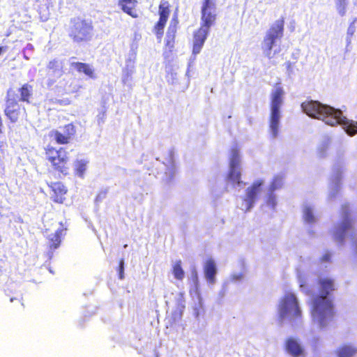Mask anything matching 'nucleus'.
Wrapping results in <instances>:
<instances>
[{"mask_svg": "<svg viewBox=\"0 0 357 357\" xmlns=\"http://www.w3.org/2000/svg\"><path fill=\"white\" fill-rule=\"evenodd\" d=\"M318 294L311 302V315L321 327L331 321L335 315V305L332 299L328 298L335 289L334 280L330 278H320L317 280Z\"/></svg>", "mask_w": 357, "mask_h": 357, "instance_id": "f257e3e1", "label": "nucleus"}, {"mask_svg": "<svg viewBox=\"0 0 357 357\" xmlns=\"http://www.w3.org/2000/svg\"><path fill=\"white\" fill-rule=\"evenodd\" d=\"M303 111L309 116L320 119L325 123L335 126L337 122L335 114L340 115V110L335 109L331 106L323 105L318 101L310 100L301 104Z\"/></svg>", "mask_w": 357, "mask_h": 357, "instance_id": "f03ea898", "label": "nucleus"}, {"mask_svg": "<svg viewBox=\"0 0 357 357\" xmlns=\"http://www.w3.org/2000/svg\"><path fill=\"white\" fill-rule=\"evenodd\" d=\"M67 31L69 38L77 44L89 43L93 36V26L91 21L80 17L70 19Z\"/></svg>", "mask_w": 357, "mask_h": 357, "instance_id": "7ed1b4c3", "label": "nucleus"}, {"mask_svg": "<svg viewBox=\"0 0 357 357\" xmlns=\"http://www.w3.org/2000/svg\"><path fill=\"white\" fill-rule=\"evenodd\" d=\"M45 155L55 172L63 176L70 174L71 167L70 157L65 148L60 147L56 149L53 146H47L45 149Z\"/></svg>", "mask_w": 357, "mask_h": 357, "instance_id": "20e7f679", "label": "nucleus"}, {"mask_svg": "<svg viewBox=\"0 0 357 357\" xmlns=\"http://www.w3.org/2000/svg\"><path fill=\"white\" fill-rule=\"evenodd\" d=\"M302 316L296 296L292 293L286 294L281 299L279 317L283 319L288 317L289 321L294 324L300 320Z\"/></svg>", "mask_w": 357, "mask_h": 357, "instance_id": "39448f33", "label": "nucleus"}, {"mask_svg": "<svg viewBox=\"0 0 357 357\" xmlns=\"http://www.w3.org/2000/svg\"><path fill=\"white\" fill-rule=\"evenodd\" d=\"M284 25V19L275 21L274 24L270 27L264 38V52L268 58L271 57V51L276 40L281 38L283 36Z\"/></svg>", "mask_w": 357, "mask_h": 357, "instance_id": "423d86ee", "label": "nucleus"}, {"mask_svg": "<svg viewBox=\"0 0 357 357\" xmlns=\"http://www.w3.org/2000/svg\"><path fill=\"white\" fill-rule=\"evenodd\" d=\"M216 0H202L200 27L210 31L217 20Z\"/></svg>", "mask_w": 357, "mask_h": 357, "instance_id": "0eeeda50", "label": "nucleus"}, {"mask_svg": "<svg viewBox=\"0 0 357 357\" xmlns=\"http://www.w3.org/2000/svg\"><path fill=\"white\" fill-rule=\"evenodd\" d=\"M351 209L349 204H344L341 206L342 221L335 230V238L337 241L343 242L348 231L354 229V220L351 217Z\"/></svg>", "mask_w": 357, "mask_h": 357, "instance_id": "6e6552de", "label": "nucleus"}, {"mask_svg": "<svg viewBox=\"0 0 357 357\" xmlns=\"http://www.w3.org/2000/svg\"><path fill=\"white\" fill-rule=\"evenodd\" d=\"M76 134V128L73 123H68L60 129L52 130L49 136L52 138L57 144H68L71 142Z\"/></svg>", "mask_w": 357, "mask_h": 357, "instance_id": "1a4fd4ad", "label": "nucleus"}, {"mask_svg": "<svg viewBox=\"0 0 357 357\" xmlns=\"http://www.w3.org/2000/svg\"><path fill=\"white\" fill-rule=\"evenodd\" d=\"M171 6L168 1H163L158 6L159 19L153 26V32L157 38L161 39L164 29L171 13Z\"/></svg>", "mask_w": 357, "mask_h": 357, "instance_id": "9d476101", "label": "nucleus"}, {"mask_svg": "<svg viewBox=\"0 0 357 357\" xmlns=\"http://www.w3.org/2000/svg\"><path fill=\"white\" fill-rule=\"evenodd\" d=\"M178 24V20L177 16L175 15L172 18L166 33L165 50L163 53L165 58H168L174 52Z\"/></svg>", "mask_w": 357, "mask_h": 357, "instance_id": "9b49d317", "label": "nucleus"}, {"mask_svg": "<svg viewBox=\"0 0 357 357\" xmlns=\"http://www.w3.org/2000/svg\"><path fill=\"white\" fill-rule=\"evenodd\" d=\"M47 186L51 190V199L54 203L63 204L66 200L68 188L61 181L50 182Z\"/></svg>", "mask_w": 357, "mask_h": 357, "instance_id": "f8f14e48", "label": "nucleus"}, {"mask_svg": "<svg viewBox=\"0 0 357 357\" xmlns=\"http://www.w3.org/2000/svg\"><path fill=\"white\" fill-rule=\"evenodd\" d=\"M284 350L292 357H303L305 356V349L300 342L293 337H289L285 340Z\"/></svg>", "mask_w": 357, "mask_h": 357, "instance_id": "ddd939ff", "label": "nucleus"}, {"mask_svg": "<svg viewBox=\"0 0 357 357\" xmlns=\"http://www.w3.org/2000/svg\"><path fill=\"white\" fill-rule=\"evenodd\" d=\"M263 185L262 180H258L255 181L251 186L248 187L246 190V195L243 199L244 202H246L245 212L248 211L253 206L255 202L257 195L260 192V187Z\"/></svg>", "mask_w": 357, "mask_h": 357, "instance_id": "4468645a", "label": "nucleus"}, {"mask_svg": "<svg viewBox=\"0 0 357 357\" xmlns=\"http://www.w3.org/2000/svg\"><path fill=\"white\" fill-rule=\"evenodd\" d=\"M208 30L199 27L193 33L192 54L196 55L201 50L209 33Z\"/></svg>", "mask_w": 357, "mask_h": 357, "instance_id": "2eb2a0df", "label": "nucleus"}, {"mask_svg": "<svg viewBox=\"0 0 357 357\" xmlns=\"http://www.w3.org/2000/svg\"><path fill=\"white\" fill-rule=\"evenodd\" d=\"M335 116H336L335 119L337 121L335 126L341 125L346 132L350 136H353L357 133V121L347 119L342 115L341 110L340 115L335 114Z\"/></svg>", "mask_w": 357, "mask_h": 357, "instance_id": "dca6fc26", "label": "nucleus"}, {"mask_svg": "<svg viewBox=\"0 0 357 357\" xmlns=\"http://www.w3.org/2000/svg\"><path fill=\"white\" fill-rule=\"evenodd\" d=\"M66 227L62 222H60V227L56 231L48 237V248L52 251L58 248L61 242V237L66 235Z\"/></svg>", "mask_w": 357, "mask_h": 357, "instance_id": "f3484780", "label": "nucleus"}, {"mask_svg": "<svg viewBox=\"0 0 357 357\" xmlns=\"http://www.w3.org/2000/svg\"><path fill=\"white\" fill-rule=\"evenodd\" d=\"M284 90L280 84H275V89L271 94V112H280V107L282 103Z\"/></svg>", "mask_w": 357, "mask_h": 357, "instance_id": "a211bd4d", "label": "nucleus"}, {"mask_svg": "<svg viewBox=\"0 0 357 357\" xmlns=\"http://www.w3.org/2000/svg\"><path fill=\"white\" fill-rule=\"evenodd\" d=\"M119 6L125 13L132 18L139 17L137 0H119Z\"/></svg>", "mask_w": 357, "mask_h": 357, "instance_id": "6ab92c4d", "label": "nucleus"}, {"mask_svg": "<svg viewBox=\"0 0 357 357\" xmlns=\"http://www.w3.org/2000/svg\"><path fill=\"white\" fill-rule=\"evenodd\" d=\"M10 96V95H8V96ZM5 113L12 122H15L18 119L20 115V106L13 98L8 97Z\"/></svg>", "mask_w": 357, "mask_h": 357, "instance_id": "aec40b11", "label": "nucleus"}, {"mask_svg": "<svg viewBox=\"0 0 357 357\" xmlns=\"http://www.w3.org/2000/svg\"><path fill=\"white\" fill-rule=\"evenodd\" d=\"M204 271L207 281L214 283L216 275V266L213 259H208L204 266Z\"/></svg>", "mask_w": 357, "mask_h": 357, "instance_id": "412c9836", "label": "nucleus"}, {"mask_svg": "<svg viewBox=\"0 0 357 357\" xmlns=\"http://www.w3.org/2000/svg\"><path fill=\"white\" fill-rule=\"evenodd\" d=\"M357 353V348L351 344H343L335 351L337 357H354Z\"/></svg>", "mask_w": 357, "mask_h": 357, "instance_id": "4be33fe9", "label": "nucleus"}, {"mask_svg": "<svg viewBox=\"0 0 357 357\" xmlns=\"http://www.w3.org/2000/svg\"><path fill=\"white\" fill-rule=\"evenodd\" d=\"M71 66L73 67L78 73H83L91 78L95 77L94 70L88 63L82 62H73L71 63Z\"/></svg>", "mask_w": 357, "mask_h": 357, "instance_id": "5701e85b", "label": "nucleus"}, {"mask_svg": "<svg viewBox=\"0 0 357 357\" xmlns=\"http://www.w3.org/2000/svg\"><path fill=\"white\" fill-rule=\"evenodd\" d=\"M280 117V112H271L269 127L273 137H276L278 136Z\"/></svg>", "mask_w": 357, "mask_h": 357, "instance_id": "b1692460", "label": "nucleus"}, {"mask_svg": "<svg viewBox=\"0 0 357 357\" xmlns=\"http://www.w3.org/2000/svg\"><path fill=\"white\" fill-rule=\"evenodd\" d=\"M89 162L86 160H76L74 162L75 174L80 178H83Z\"/></svg>", "mask_w": 357, "mask_h": 357, "instance_id": "393cba45", "label": "nucleus"}, {"mask_svg": "<svg viewBox=\"0 0 357 357\" xmlns=\"http://www.w3.org/2000/svg\"><path fill=\"white\" fill-rule=\"evenodd\" d=\"M182 262L181 260L176 261L172 267V273L174 278L178 280H182L184 278L185 273L182 268Z\"/></svg>", "mask_w": 357, "mask_h": 357, "instance_id": "a878e982", "label": "nucleus"}, {"mask_svg": "<svg viewBox=\"0 0 357 357\" xmlns=\"http://www.w3.org/2000/svg\"><path fill=\"white\" fill-rule=\"evenodd\" d=\"M229 179L234 183L239 185L241 181V172L238 170V168L230 169L229 173Z\"/></svg>", "mask_w": 357, "mask_h": 357, "instance_id": "bb28decb", "label": "nucleus"}, {"mask_svg": "<svg viewBox=\"0 0 357 357\" xmlns=\"http://www.w3.org/2000/svg\"><path fill=\"white\" fill-rule=\"evenodd\" d=\"M283 185V176H275L271 185H270V191L271 193L275 190L280 188Z\"/></svg>", "mask_w": 357, "mask_h": 357, "instance_id": "cd10ccee", "label": "nucleus"}, {"mask_svg": "<svg viewBox=\"0 0 357 357\" xmlns=\"http://www.w3.org/2000/svg\"><path fill=\"white\" fill-rule=\"evenodd\" d=\"M347 4L348 0H336V9L341 16L346 14Z\"/></svg>", "mask_w": 357, "mask_h": 357, "instance_id": "c85d7f7f", "label": "nucleus"}, {"mask_svg": "<svg viewBox=\"0 0 357 357\" xmlns=\"http://www.w3.org/2000/svg\"><path fill=\"white\" fill-rule=\"evenodd\" d=\"M239 163H240V158H239L238 152L237 150H234L232 152V154H231V156L230 158V169L238 168Z\"/></svg>", "mask_w": 357, "mask_h": 357, "instance_id": "c756f323", "label": "nucleus"}, {"mask_svg": "<svg viewBox=\"0 0 357 357\" xmlns=\"http://www.w3.org/2000/svg\"><path fill=\"white\" fill-rule=\"evenodd\" d=\"M47 69L52 70L53 73L59 70L60 66L57 61L52 60L49 62L47 66Z\"/></svg>", "mask_w": 357, "mask_h": 357, "instance_id": "7c9ffc66", "label": "nucleus"}, {"mask_svg": "<svg viewBox=\"0 0 357 357\" xmlns=\"http://www.w3.org/2000/svg\"><path fill=\"white\" fill-rule=\"evenodd\" d=\"M299 286L301 290L307 295L310 294V291L307 289V282L304 278H301L299 281Z\"/></svg>", "mask_w": 357, "mask_h": 357, "instance_id": "2f4dec72", "label": "nucleus"}, {"mask_svg": "<svg viewBox=\"0 0 357 357\" xmlns=\"http://www.w3.org/2000/svg\"><path fill=\"white\" fill-rule=\"evenodd\" d=\"M119 278L122 280L124 278V261L123 259L119 261V265L118 268Z\"/></svg>", "mask_w": 357, "mask_h": 357, "instance_id": "473e14b6", "label": "nucleus"}, {"mask_svg": "<svg viewBox=\"0 0 357 357\" xmlns=\"http://www.w3.org/2000/svg\"><path fill=\"white\" fill-rule=\"evenodd\" d=\"M331 258H332V254L330 252H326L320 258V261L321 262H331Z\"/></svg>", "mask_w": 357, "mask_h": 357, "instance_id": "72a5a7b5", "label": "nucleus"}, {"mask_svg": "<svg viewBox=\"0 0 357 357\" xmlns=\"http://www.w3.org/2000/svg\"><path fill=\"white\" fill-rule=\"evenodd\" d=\"M354 22L355 20L350 24L349 27L348 28L347 34L349 36H352L355 31V27L354 26Z\"/></svg>", "mask_w": 357, "mask_h": 357, "instance_id": "f704fd0d", "label": "nucleus"}, {"mask_svg": "<svg viewBox=\"0 0 357 357\" xmlns=\"http://www.w3.org/2000/svg\"><path fill=\"white\" fill-rule=\"evenodd\" d=\"M306 218L307 219L309 220V221H312L313 220V215L312 214L308 211L307 213H306Z\"/></svg>", "mask_w": 357, "mask_h": 357, "instance_id": "c9c22d12", "label": "nucleus"}, {"mask_svg": "<svg viewBox=\"0 0 357 357\" xmlns=\"http://www.w3.org/2000/svg\"><path fill=\"white\" fill-rule=\"evenodd\" d=\"M269 201L271 202L273 205L275 204V197L272 195L269 196Z\"/></svg>", "mask_w": 357, "mask_h": 357, "instance_id": "e433bc0d", "label": "nucleus"}, {"mask_svg": "<svg viewBox=\"0 0 357 357\" xmlns=\"http://www.w3.org/2000/svg\"><path fill=\"white\" fill-rule=\"evenodd\" d=\"M26 89V88H25V86H24V88H23L24 91ZM24 100H26V98H25V97L24 96Z\"/></svg>", "mask_w": 357, "mask_h": 357, "instance_id": "4c0bfd02", "label": "nucleus"}]
</instances>
